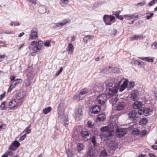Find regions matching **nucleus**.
I'll list each match as a JSON object with an SVG mask.
<instances>
[{
    "instance_id": "obj_1",
    "label": "nucleus",
    "mask_w": 157,
    "mask_h": 157,
    "mask_svg": "<svg viewBox=\"0 0 157 157\" xmlns=\"http://www.w3.org/2000/svg\"><path fill=\"white\" fill-rule=\"evenodd\" d=\"M118 79L116 78H114V84L112 82H110L106 84V92L108 95L110 96H113L114 94L117 93L118 89L120 92H122L127 86L128 83V80H125L120 86L122 80L119 78Z\"/></svg>"
},
{
    "instance_id": "obj_2",
    "label": "nucleus",
    "mask_w": 157,
    "mask_h": 157,
    "mask_svg": "<svg viewBox=\"0 0 157 157\" xmlns=\"http://www.w3.org/2000/svg\"><path fill=\"white\" fill-rule=\"evenodd\" d=\"M115 18L114 16L105 15L103 17V21L106 25H111Z\"/></svg>"
},
{
    "instance_id": "obj_3",
    "label": "nucleus",
    "mask_w": 157,
    "mask_h": 157,
    "mask_svg": "<svg viewBox=\"0 0 157 157\" xmlns=\"http://www.w3.org/2000/svg\"><path fill=\"white\" fill-rule=\"evenodd\" d=\"M138 115L136 110H133L130 112L128 114L129 119L132 121L136 120L138 117Z\"/></svg>"
},
{
    "instance_id": "obj_4",
    "label": "nucleus",
    "mask_w": 157,
    "mask_h": 157,
    "mask_svg": "<svg viewBox=\"0 0 157 157\" xmlns=\"http://www.w3.org/2000/svg\"><path fill=\"white\" fill-rule=\"evenodd\" d=\"M107 99V95L105 94H101L98 96L97 100L98 101L99 103L101 104H105Z\"/></svg>"
},
{
    "instance_id": "obj_5",
    "label": "nucleus",
    "mask_w": 157,
    "mask_h": 157,
    "mask_svg": "<svg viewBox=\"0 0 157 157\" xmlns=\"http://www.w3.org/2000/svg\"><path fill=\"white\" fill-rule=\"evenodd\" d=\"M38 30L36 28H33L31 30L30 34V39L35 40L38 37Z\"/></svg>"
},
{
    "instance_id": "obj_6",
    "label": "nucleus",
    "mask_w": 157,
    "mask_h": 157,
    "mask_svg": "<svg viewBox=\"0 0 157 157\" xmlns=\"http://www.w3.org/2000/svg\"><path fill=\"white\" fill-rule=\"evenodd\" d=\"M44 43L43 41L39 40L38 42H36V45L34 46L32 48L33 50L35 52H37L41 49V47L43 45Z\"/></svg>"
},
{
    "instance_id": "obj_7",
    "label": "nucleus",
    "mask_w": 157,
    "mask_h": 157,
    "mask_svg": "<svg viewBox=\"0 0 157 157\" xmlns=\"http://www.w3.org/2000/svg\"><path fill=\"white\" fill-rule=\"evenodd\" d=\"M35 74L34 73L33 68L32 67H28L27 70V78L32 79L34 76Z\"/></svg>"
},
{
    "instance_id": "obj_8",
    "label": "nucleus",
    "mask_w": 157,
    "mask_h": 157,
    "mask_svg": "<svg viewBox=\"0 0 157 157\" xmlns=\"http://www.w3.org/2000/svg\"><path fill=\"white\" fill-rule=\"evenodd\" d=\"M116 132L117 135L119 137H121L126 134L127 131L125 128H117Z\"/></svg>"
},
{
    "instance_id": "obj_9",
    "label": "nucleus",
    "mask_w": 157,
    "mask_h": 157,
    "mask_svg": "<svg viewBox=\"0 0 157 157\" xmlns=\"http://www.w3.org/2000/svg\"><path fill=\"white\" fill-rule=\"evenodd\" d=\"M101 110V108L99 105H95L91 107L90 109V111L92 113L94 114H98Z\"/></svg>"
},
{
    "instance_id": "obj_10",
    "label": "nucleus",
    "mask_w": 157,
    "mask_h": 157,
    "mask_svg": "<svg viewBox=\"0 0 157 157\" xmlns=\"http://www.w3.org/2000/svg\"><path fill=\"white\" fill-rule=\"evenodd\" d=\"M18 102H17L15 99H13L10 101L8 105L10 109H12L18 106Z\"/></svg>"
},
{
    "instance_id": "obj_11",
    "label": "nucleus",
    "mask_w": 157,
    "mask_h": 157,
    "mask_svg": "<svg viewBox=\"0 0 157 157\" xmlns=\"http://www.w3.org/2000/svg\"><path fill=\"white\" fill-rule=\"evenodd\" d=\"M16 98L19 100L20 103L21 104L24 99V95L22 93H18L16 94Z\"/></svg>"
},
{
    "instance_id": "obj_12",
    "label": "nucleus",
    "mask_w": 157,
    "mask_h": 157,
    "mask_svg": "<svg viewBox=\"0 0 157 157\" xmlns=\"http://www.w3.org/2000/svg\"><path fill=\"white\" fill-rule=\"evenodd\" d=\"M87 154L89 157H95L96 155L95 152L94 148L89 147L88 151L87 152Z\"/></svg>"
},
{
    "instance_id": "obj_13",
    "label": "nucleus",
    "mask_w": 157,
    "mask_h": 157,
    "mask_svg": "<svg viewBox=\"0 0 157 157\" xmlns=\"http://www.w3.org/2000/svg\"><path fill=\"white\" fill-rule=\"evenodd\" d=\"M138 94V92L137 90H134L132 91L130 94L131 99L134 101H135L137 100Z\"/></svg>"
},
{
    "instance_id": "obj_14",
    "label": "nucleus",
    "mask_w": 157,
    "mask_h": 157,
    "mask_svg": "<svg viewBox=\"0 0 157 157\" xmlns=\"http://www.w3.org/2000/svg\"><path fill=\"white\" fill-rule=\"evenodd\" d=\"M80 133L82 137L84 138L88 137L90 135L89 132L86 129H83L82 130Z\"/></svg>"
},
{
    "instance_id": "obj_15",
    "label": "nucleus",
    "mask_w": 157,
    "mask_h": 157,
    "mask_svg": "<svg viewBox=\"0 0 157 157\" xmlns=\"http://www.w3.org/2000/svg\"><path fill=\"white\" fill-rule=\"evenodd\" d=\"M144 36H143V35L142 34H141L140 35H133V36L130 37V40H140V39H142L144 37Z\"/></svg>"
},
{
    "instance_id": "obj_16",
    "label": "nucleus",
    "mask_w": 157,
    "mask_h": 157,
    "mask_svg": "<svg viewBox=\"0 0 157 157\" xmlns=\"http://www.w3.org/2000/svg\"><path fill=\"white\" fill-rule=\"evenodd\" d=\"M153 109L152 108H146L144 109V115L147 116L151 114L153 112Z\"/></svg>"
},
{
    "instance_id": "obj_17",
    "label": "nucleus",
    "mask_w": 157,
    "mask_h": 157,
    "mask_svg": "<svg viewBox=\"0 0 157 157\" xmlns=\"http://www.w3.org/2000/svg\"><path fill=\"white\" fill-rule=\"evenodd\" d=\"M142 105L143 103L142 102L136 101L134 102L133 105V108L134 109H137L141 108Z\"/></svg>"
},
{
    "instance_id": "obj_18",
    "label": "nucleus",
    "mask_w": 157,
    "mask_h": 157,
    "mask_svg": "<svg viewBox=\"0 0 157 157\" xmlns=\"http://www.w3.org/2000/svg\"><path fill=\"white\" fill-rule=\"evenodd\" d=\"M139 58L144 61H146L148 62L152 63L154 62V58L150 57H142L141 58Z\"/></svg>"
},
{
    "instance_id": "obj_19",
    "label": "nucleus",
    "mask_w": 157,
    "mask_h": 157,
    "mask_svg": "<svg viewBox=\"0 0 157 157\" xmlns=\"http://www.w3.org/2000/svg\"><path fill=\"white\" fill-rule=\"evenodd\" d=\"M125 106V104L124 102H120L117 107V109L118 110L120 111L123 110Z\"/></svg>"
},
{
    "instance_id": "obj_20",
    "label": "nucleus",
    "mask_w": 157,
    "mask_h": 157,
    "mask_svg": "<svg viewBox=\"0 0 157 157\" xmlns=\"http://www.w3.org/2000/svg\"><path fill=\"white\" fill-rule=\"evenodd\" d=\"M93 38V36L90 35H87L83 39L85 43L86 44L89 40H91Z\"/></svg>"
},
{
    "instance_id": "obj_21",
    "label": "nucleus",
    "mask_w": 157,
    "mask_h": 157,
    "mask_svg": "<svg viewBox=\"0 0 157 157\" xmlns=\"http://www.w3.org/2000/svg\"><path fill=\"white\" fill-rule=\"evenodd\" d=\"M84 148V145L82 144L78 143V144L77 149L78 152H80L83 150Z\"/></svg>"
},
{
    "instance_id": "obj_22",
    "label": "nucleus",
    "mask_w": 157,
    "mask_h": 157,
    "mask_svg": "<svg viewBox=\"0 0 157 157\" xmlns=\"http://www.w3.org/2000/svg\"><path fill=\"white\" fill-rule=\"evenodd\" d=\"M105 118V115L102 113L99 114L97 117V119L99 121H103Z\"/></svg>"
},
{
    "instance_id": "obj_23",
    "label": "nucleus",
    "mask_w": 157,
    "mask_h": 157,
    "mask_svg": "<svg viewBox=\"0 0 157 157\" xmlns=\"http://www.w3.org/2000/svg\"><path fill=\"white\" fill-rule=\"evenodd\" d=\"M52 110V108L50 106H48L44 109L43 110V113L44 114H47L50 112Z\"/></svg>"
},
{
    "instance_id": "obj_24",
    "label": "nucleus",
    "mask_w": 157,
    "mask_h": 157,
    "mask_svg": "<svg viewBox=\"0 0 157 157\" xmlns=\"http://www.w3.org/2000/svg\"><path fill=\"white\" fill-rule=\"evenodd\" d=\"M82 115V110L80 109H78V110L75 112V115L76 117H80Z\"/></svg>"
},
{
    "instance_id": "obj_25",
    "label": "nucleus",
    "mask_w": 157,
    "mask_h": 157,
    "mask_svg": "<svg viewBox=\"0 0 157 157\" xmlns=\"http://www.w3.org/2000/svg\"><path fill=\"white\" fill-rule=\"evenodd\" d=\"M138 16V13H135L133 14H130V18H128L127 20H129L130 19H135V18H137Z\"/></svg>"
},
{
    "instance_id": "obj_26",
    "label": "nucleus",
    "mask_w": 157,
    "mask_h": 157,
    "mask_svg": "<svg viewBox=\"0 0 157 157\" xmlns=\"http://www.w3.org/2000/svg\"><path fill=\"white\" fill-rule=\"evenodd\" d=\"M40 13L41 14H43L44 13H46V7L45 6H43L40 7Z\"/></svg>"
},
{
    "instance_id": "obj_27",
    "label": "nucleus",
    "mask_w": 157,
    "mask_h": 157,
    "mask_svg": "<svg viewBox=\"0 0 157 157\" xmlns=\"http://www.w3.org/2000/svg\"><path fill=\"white\" fill-rule=\"evenodd\" d=\"M31 80L32 79H30V78H27V79L25 80L24 82L26 86L27 87L29 86L31 83Z\"/></svg>"
},
{
    "instance_id": "obj_28",
    "label": "nucleus",
    "mask_w": 157,
    "mask_h": 157,
    "mask_svg": "<svg viewBox=\"0 0 157 157\" xmlns=\"http://www.w3.org/2000/svg\"><path fill=\"white\" fill-rule=\"evenodd\" d=\"M109 126L103 127L100 129V130L102 132H109Z\"/></svg>"
},
{
    "instance_id": "obj_29",
    "label": "nucleus",
    "mask_w": 157,
    "mask_h": 157,
    "mask_svg": "<svg viewBox=\"0 0 157 157\" xmlns=\"http://www.w3.org/2000/svg\"><path fill=\"white\" fill-rule=\"evenodd\" d=\"M147 122V120L146 118H143L140 121L141 124L144 125L146 124Z\"/></svg>"
},
{
    "instance_id": "obj_30",
    "label": "nucleus",
    "mask_w": 157,
    "mask_h": 157,
    "mask_svg": "<svg viewBox=\"0 0 157 157\" xmlns=\"http://www.w3.org/2000/svg\"><path fill=\"white\" fill-rule=\"evenodd\" d=\"M67 154L68 157H73L74 154L73 151L70 150H68L67 151Z\"/></svg>"
},
{
    "instance_id": "obj_31",
    "label": "nucleus",
    "mask_w": 157,
    "mask_h": 157,
    "mask_svg": "<svg viewBox=\"0 0 157 157\" xmlns=\"http://www.w3.org/2000/svg\"><path fill=\"white\" fill-rule=\"evenodd\" d=\"M135 85V82H130L128 85V89L130 90L131 88L133 87Z\"/></svg>"
},
{
    "instance_id": "obj_32",
    "label": "nucleus",
    "mask_w": 157,
    "mask_h": 157,
    "mask_svg": "<svg viewBox=\"0 0 157 157\" xmlns=\"http://www.w3.org/2000/svg\"><path fill=\"white\" fill-rule=\"evenodd\" d=\"M6 101H4L2 102L1 105H0V109L1 110H4L6 109L5 107L6 106Z\"/></svg>"
},
{
    "instance_id": "obj_33",
    "label": "nucleus",
    "mask_w": 157,
    "mask_h": 157,
    "mask_svg": "<svg viewBox=\"0 0 157 157\" xmlns=\"http://www.w3.org/2000/svg\"><path fill=\"white\" fill-rule=\"evenodd\" d=\"M107 153L105 150H102L100 155L99 157H107Z\"/></svg>"
},
{
    "instance_id": "obj_34",
    "label": "nucleus",
    "mask_w": 157,
    "mask_h": 157,
    "mask_svg": "<svg viewBox=\"0 0 157 157\" xmlns=\"http://www.w3.org/2000/svg\"><path fill=\"white\" fill-rule=\"evenodd\" d=\"M88 90L86 89H84L81 90L80 91V93L84 95L85 96L88 93Z\"/></svg>"
},
{
    "instance_id": "obj_35",
    "label": "nucleus",
    "mask_w": 157,
    "mask_h": 157,
    "mask_svg": "<svg viewBox=\"0 0 157 157\" xmlns=\"http://www.w3.org/2000/svg\"><path fill=\"white\" fill-rule=\"evenodd\" d=\"M11 144L14 146L16 148L18 147L20 144L19 143L17 140L13 141Z\"/></svg>"
},
{
    "instance_id": "obj_36",
    "label": "nucleus",
    "mask_w": 157,
    "mask_h": 157,
    "mask_svg": "<svg viewBox=\"0 0 157 157\" xmlns=\"http://www.w3.org/2000/svg\"><path fill=\"white\" fill-rule=\"evenodd\" d=\"M68 50L69 51L73 52L74 47L72 44L70 43L68 44Z\"/></svg>"
},
{
    "instance_id": "obj_37",
    "label": "nucleus",
    "mask_w": 157,
    "mask_h": 157,
    "mask_svg": "<svg viewBox=\"0 0 157 157\" xmlns=\"http://www.w3.org/2000/svg\"><path fill=\"white\" fill-rule=\"evenodd\" d=\"M137 113L138 115H142L144 113V109H139L136 110Z\"/></svg>"
},
{
    "instance_id": "obj_38",
    "label": "nucleus",
    "mask_w": 157,
    "mask_h": 157,
    "mask_svg": "<svg viewBox=\"0 0 157 157\" xmlns=\"http://www.w3.org/2000/svg\"><path fill=\"white\" fill-rule=\"evenodd\" d=\"M88 126L89 127L93 128L94 125L92 123L91 121H88L87 122Z\"/></svg>"
},
{
    "instance_id": "obj_39",
    "label": "nucleus",
    "mask_w": 157,
    "mask_h": 157,
    "mask_svg": "<svg viewBox=\"0 0 157 157\" xmlns=\"http://www.w3.org/2000/svg\"><path fill=\"white\" fill-rule=\"evenodd\" d=\"M30 126L28 127H27L24 131V132H25L26 133V134H29L31 132V130L29 128Z\"/></svg>"
},
{
    "instance_id": "obj_40",
    "label": "nucleus",
    "mask_w": 157,
    "mask_h": 157,
    "mask_svg": "<svg viewBox=\"0 0 157 157\" xmlns=\"http://www.w3.org/2000/svg\"><path fill=\"white\" fill-rule=\"evenodd\" d=\"M157 2V0H152L150 3L148 5L150 6H152Z\"/></svg>"
},
{
    "instance_id": "obj_41",
    "label": "nucleus",
    "mask_w": 157,
    "mask_h": 157,
    "mask_svg": "<svg viewBox=\"0 0 157 157\" xmlns=\"http://www.w3.org/2000/svg\"><path fill=\"white\" fill-rule=\"evenodd\" d=\"M63 70V68L62 67H61L56 72V76H57L59 75L60 74L62 71Z\"/></svg>"
},
{
    "instance_id": "obj_42",
    "label": "nucleus",
    "mask_w": 157,
    "mask_h": 157,
    "mask_svg": "<svg viewBox=\"0 0 157 157\" xmlns=\"http://www.w3.org/2000/svg\"><path fill=\"white\" fill-rule=\"evenodd\" d=\"M69 123V121L68 119H67L63 123V125L66 128H68V124Z\"/></svg>"
},
{
    "instance_id": "obj_43",
    "label": "nucleus",
    "mask_w": 157,
    "mask_h": 157,
    "mask_svg": "<svg viewBox=\"0 0 157 157\" xmlns=\"http://www.w3.org/2000/svg\"><path fill=\"white\" fill-rule=\"evenodd\" d=\"M74 100L76 101H79L80 100L78 94H76L73 97Z\"/></svg>"
},
{
    "instance_id": "obj_44",
    "label": "nucleus",
    "mask_w": 157,
    "mask_h": 157,
    "mask_svg": "<svg viewBox=\"0 0 157 157\" xmlns=\"http://www.w3.org/2000/svg\"><path fill=\"white\" fill-rule=\"evenodd\" d=\"M50 41L49 40H45L44 41V45L45 46L48 47L50 46Z\"/></svg>"
},
{
    "instance_id": "obj_45",
    "label": "nucleus",
    "mask_w": 157,
    "mask_h": 157,
    "mask_svg": "<svg viewBox=\"0 0 157 157\" xmlns=\"http://www.w3.org/2000/svg\"><path fill=\"white\" fill-rule=\"evenodd\" d=\"M69 21L68 19H64L61 22V24L63 26L65 25L67 23H68Z\"/></svg>"
},
{
    "instance_id": "obj_46",
    "label": "nucleus",
    "mask_w": 157,
    "mask_h": 157,
    "mask_svg": "<svg viewBox=\"0 0 157 157\" xmlns=\"http://www.w3.org/2000/svg\"><path fill=\"white\" fill-rule=\"evenodd\" d=\"M121 12L120 11H117L115 12H113V14L116 16V17L118 16L120 13Z\"/></svg>"
},
{
    "instance_id": "obj_47",
    "label": "nucleus",
    "mask_w": 157,
    "mask_h": 157,
    "mask_svg": "<svg viewBox=\"0 0 157 157\" xmlns=\"http://www.w3.org/2000/svg\"><path fill=\"white\" fill-rule=\"evenodd\" d=\"M117 147V146L115 145H113L110 146V148L113 151H114L116 150Z\"/></svg>"
},
{
    "instance_id": "obj_48",
    "label": "nucleus",
    "mask_w": 157,
    "mask_h": 157,
    "mask_svg": "<svg viewBox=\"0 0 157 157\" xmlns=\"http://www.w3.org/2000/svg\"><path fill=\"white\" fill-rule=\"evenodd\" d=\"M145 4V2L143 1L142 2L138 3L137 4L135 5L136 6L140 5L141 6H143Z\"/></svg>"
},
{
    "instance_id": "obj_49",
    "label": "nucleus",
    "mask_w": 157,
    "mask_h": 157,
    "mask_svg": "<svg viewBox=\"0 0 157 157\" xmlns=\"http://www.w3.org/2000/svg\"><path fill=\"white\" fill-rule=\"evenodd\" d=\"M16 147L14 146L12 144H11L10 146L9 147V149L12 151H14L16 150Z\"/></svg>"
},
{
    "instance_id": "obj_50",
    "label": "nucleus",
    "mask_w": 157,
    "mask_h": 157,
    "mask_svg": "<svg viewBox=\"0 0 157 157\" xmlns=\"http://www.w3.org/2000/svg\"><path fill=\"white\" fill-rule=\"evenodd\" d=\"M68 3V0H60V3H63L65 4H67Z\"/></svg>"
},
{
    "instance_id": "obj_51",
    "label": "nucleus",
    "mask_w": 157,
    "mask_h": 157,
    "mask_svg": "<svg viewBox=\"0 0 157 157\" xmlns=\"http://www.w3.org/2000/svg\"><path fill=\"white\" fill-rule=\"evenodd\" d=\"M63 26L61 24V22H60L55 24V25L53 26V27L56 28L57 27H61Z\"/></svg>"
},
{
    "instance_id": "obj_52",
    "label": "nucleus",
    "mask_w": 157,
    "mask_h": 157,
    "mask_svg": "<svg viewBox=\"0 0 157 157\" xmlns=\"http://www.w3.org/2000/svg\"><path fill=\"white\" fill-rule=\"evenodd\" d=\"M14 86L11 84L10 85V86L9 87V88L8 90V92H10L14 88Z\"/></svg>"
},
{
    "instance_id": "obj_53",
    "label": "nucleus",
    "mask_w": 157,
    "mask_h": 157,
    "mask_svg": "<svg viewBox=\"0 0 157 157\" xmlns=\"http://www.w3.org/2000/svg\"><path fill=\"white\" fill-rule=\"evenodd\" d=\"M147 133V131L146 130H144L141 132V135L142 136H144Z\"/></svg>"
},
{
    "instance_id": "obj_54",
    "label": "nucleus",
    "mask_w": 157,
    "mask_h": 157,
    "mask_svg": "<svg viewBox=\"0 0 157 157\" xmlns=\"http://www.w3.org/2000/svg\"><path fill=\"white\" fill-rule=\"evenodd\" d=\"M119 69L117 67H115L113 70V72L114 73H118L119 72Z\"/></svg>"
},
{
    "instance_id": "obj_55",
    "label": "nucleus",
    "mask_w": 157,
    "mask_h": 157,
    "mask_svg": "<svg viewBox=\"0 0 157 157\" xmlns=\"http://www.w3.org/2000/svg\"><path fill=\"white\" fill-rule=\"evenodd\" d=\"M117 33V30L115 29H113L112 31V33H111V34L112 35H113V36H114Z\"/></svg>"
},
{
    "instance_id": "obj_56",
    "label": "nucleus",
    "mask_w": 157,
    "mask_h": 157,
    "mask_svg": "<svg viewBox=\"0 0 157 157\" xmlns=\"http://www.w3.org/2000/svg\"><path fill=\"white\" fill-rule=\"evenodd\" d=\"M91 141L92 142L93 144L94 145H95L96 143L95 137H92V138Z\"/></svg>"
},
{
    "instance_id": "obj_57",
    "label": "nucleus",
    "mask_w": 157,
    "mask_h": 157,
    "mask_svg": "<svg viewBox=\"0 0 157 157\" xmlns=\"http://www.w3.org/2000/svg\"><path fill=\"white\" fill-rule=\"evenodd\" d=\"M118 98H115L113 101V102L112 103L113 105L115 104L118 101Z\"/></svg>"
},
{
    "instance_id": "obj_58",
    "label": "nucleus",
    "mask_w": 157,
    "mask_h": 157,
    "mask_svg": "<svg viewBox=\"0 0 157 157\" xmlns=\"http://www.w3.org/2000/svg\"><path fill=\"white\" fill-rule=\"evenodd\" d=\"M152 47L154 49H156L157 48V43H154L152 45Z\"/></svg>"
},
{
    "instance_id": "obj_59",
    "label": "nucleus",
    "mask_w": 157,
    "mask_h": 157,
    "mask_svg": "<svg viewBox=\"0 0 157 157\" xmlns=\"http://www.w3.org/2000/svg\"><path fill=\"white\" fill-rule=\"evenodd\" d=\"M153 14L154 13H150V15L149 16H147V19H149L153 16Z\"/></svg>"
},
{
    "instance_id": "obj_60",
    "label": "nucleus",
    "mask_w": 157,
    "mask_h": 157,
    "mask_svg": "<svg viewBox=\"0 0 157 157\" xmlns=\"http://www.w3.org/2000/svg\"><path fill=\"white\" fill-rule=\"evenodd\" d=\"M6 93L4 92L3 94L0 95V100H2L5 96Z\"/></svg>"
},
{
    "instance_id": "obj_61",
    "label": "nucleus",
    "mask_w": 157,
    "mask_h": 157,
    "mask_svg": "<svg viewBox=\"0 0 157 157\" xmlns=\"http://www.w3.org/2000/svg\"><path fill=\"white\" fill-rule=\"evenodd\" d=\"M139 131L137 129H134L133 130V132L134 134H137L139 133Z\"/></svg>"
},
{
    "instance_id": "obj_62",
    "label": "nucleus",
    "mask_w": 157,
    "mask_h": 157,
    "mask_svg": "<svg viewBox=\"0 0 157 157\" xmlns=\"http://www.w3.org/2000/svg\"><path fill=\"white\" fill-rule=\"evenodd\" d=\"M78 95H79V97L80 98V100H82L85 97L84 95H82L80 93V94H78Z\"/></svg>"
},
{
    "instance_id": "obj_63",
    "label": "nucleus",
    "mask_w": 157,
    "mask_h": 157,
    "mask_svg": "<svg viewBox=\"0 0 157 157\" xmlns=\"http://www.w3.org/2000/svg\"><path fill=\"white\" fill-rule=\"evenodd\" d=\"M117 17L119 19L122 20L123 19V17L121 15H119Z\"/></svg>"
},
{
    "instance_id": "obj_64",
    "label": "nucleus",
    "mask_w": 157,
    "mask_h": 157,
    "mask_svg": "<svg viewBox=\"0 0 157 157\" xmlns=\"http://www.w3.org/2000/svg\"><path fill=\"white\" fill-rule=\"evenodd\" d=\"M151 147L155 150H157V146L155 145H152L151 146Z\"/></svg>"
}]
</instances>
